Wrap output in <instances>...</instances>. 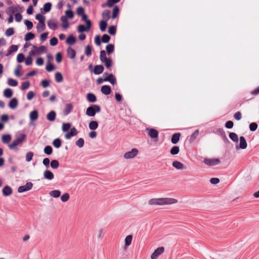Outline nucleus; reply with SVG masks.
Returning <instances> with one entry per match:
<instances>
[{"label": "nucleus", "mask_w": 259, "mask_h": 259, "mask_svg": "<svg viewBox=\"0 0 259 259\" xmlns=\"http://www.w3.org/2000/svg\"><path fill=\"white\" fill-rule=\"evenodd\" d=\"M178 200L172 198H158L150 199L148 203L149 205H165L175 204Z\"/></svg>", "instance_id": "1"}, {"label": "nucleus", "mask_w": 259, "mask_h": 259, "mask_svg": "<svg viewBox=\"0 0 259 259\" xmlns=\"http://www.w3.org/2000/svg\"><path fill=\"white\" fill-rule=\"evenodd\" d=\"M26 140V135L21 134L17 137L16 139L13 141L12 144L9 145V147L11 149H14L17 146L22 144Z\"/></svg>", "instance_id": "2"}, {"label": "nucleus", "mask_w": 259, "mask_h": 259, "mask_svg": "<svg viewBox=\"0 0 259 259\" xmlns=\"http://www.w3.org/2000/svg\"><path fill=\"white\" fill-rule=\"evenodd\" d=\"M101 111V107L98 105H92L87 108L86 110V114L89 116H94L96 113Z\"/></svg>", "instance_id": "3"}, {"label": "nucleus", "mask_w": 259, "mask_h": 259, "mask_svg": "<svg viewBox=\"0 0 259 259\" xmlns=\"http://www.w3.org/2000/svg\"><path fill=\"white\" fill-rule=\"evenodd\" d=\"M33 48H34V50H31L29 53V55L30 56L39 55L42 52L47 51V48L44 46H41L38 48L35 46H33Z\"/></svg>", "instance_id": "4"}, {"label": "nucleus", "mask_w": 259, "mask_h": 259, "mask_svg": "<svg viewBox=\"0 0 259 259\" xmlns=\"http://www.w3.org/2000/svg\"><path fill=\"white\" fill-rule=\"evenodd\" d=\"M47 24L50 29L55 30L58 28L59 22L56 19L52 18L48 21Z\"/></svg>", "instance_id": "5"}, {"label": "nucleus", "mask_w": 259, "mask_h": 259, "mask_svg": "<svg viewBox=\"0 0 259 259\" xmlns=\"http://www.w3.org/2000/svg\"><path fill=\"white\" fill-rule=\"evenodd\" d=\"M138 153V149L136 148H133L131 151L125 153L123 157L125 159H131L135 157Z\"/></svg>", "instance_id": "6"}, {"label": "nucleus", "mask_w": 259, "mask_h": 259, "mask_svg": "<svg viewBox=\"0 0 259 259\" xmlns=\"http://www.w3.org/2000/svg\"><path fill=\"white\" fill-rule=\"evenodd\" d=\"M204 162L208 166H214L219 164L221 163V161L218 158H205Z\"/></svg>", "instance_id": "7"}, {"label": "nucleus", "mask_w": 259, "mask_h": 259, "mask_svg": "<svg viewBox=\"0 0 259 259\" xmlns=\"http://www.w3.org/2000/svg\"><path fill=\"white\" fill-rule=\"evenodd\" d=\"M33 184L31 182H27L25 185L20 186L18 189L19 193H23L31 190L32 188Z\"/></svg>", "instance_id": "8"}, {"label": "nucleus", "mask_w": 259, "mask_h": 259, "mask_svg": "<svg viewBox=\"0 0 259 259\" xmlns=\"http://www.w3.org/2000/svg\"><path fill=\"white\" fill-rule=\"evenodd\" d=\"M92 23L91 21L87 22L86 27L83 25H79L78 26V31L79 33H82L84 31H89L91 27Z\"/></svg>", "instance_id": "9"}, {"label": "nucleus", "mask_w": 259, "mask_h": 259, "mask_svg": "<svg viewBox=\"0 0 259 259\" xmlns=\"http://www.w3.org/2000/svg\"><path fill=\"white\" fill-rule=\"evenodd\" d=\"M164 251V247H158L152 253L151 255V259H157L158 257L161 255Z\"/></svg>", "instance_id": "10"}, {"label": "nucleus", "mask_w": 259, "mask_h": 259, "mask_svg": "<svg viewBox=\"0 0 259 259\" xmlns=\"http://www.w3.org/2000/svg\"><path fill=\"white\" fill-rule=\"evenodd\" d=\"M77 131L75 127L70 129V132L65 135V138L66 139H70L72 137L75 136L77 134Z\"/></svg>", "instance_id": "11"}, {"label": "nucleus", "mask_w": 259, "mask_h": 259, "mask_svg": "<svg viewBox=\"0 0 259 259\" xmlns=\"http://www.w3.org/2000/svg\"><path fill=\"white\" fill-rule=\"evenodd\" d=\"M247 143L244 137L242 136L240 137V143L239 146H236V148L238 149L239 148H241L242 149H244L247 147Z\"/></svg>", "instance_id": "12"}, {"label": "nucleus", "mask_w": 259, "mask_h": 259, "mask_svg": "<svg viewBox=\"0 0 259 259\" xmlns=\"http://www.w3.org/2000/svg\"><path fill=\"white\" fill-rule=\"evenodd\" d=\"M2 193L5 196H10L12 193V189L10 186H6L3 189Z\"/></svg>", "instance_id": "13"}, {"label": "nucleus", "mask_w": 259, "mask_h": 259, "mask_svg": "<svg viewBox=\"0 0 259 259\" xmlns=\"http://www.w3.org/2000/svg\"><path fill=\"white\" fill-rule=\"evenodd\" d=\"M44 178L48 180H52L54 178V175L49 170H46L44 172Z\"/></svg>", "instance_id": "14"}, {"label": "nucleus", "mask_w": 259, "mask_h": 259, "mask_svg": "<svg viewBox=\"0 0 259 259\" xmlns=\"http://www.w3.org/2000/svg\"><path fill=\"white\" fill-rule=\"evenodd\" d=\"M104 81H109L112 84H115L116 82V78L112 74H110L104 79Z\"/></svg>", "instance_id": "15"}, {"label": "nucleus", "mask_w": 259, "mask_h": 259, "mask_svg": "<svg viewBox=\"0 0 259 259\" xmlns=\"http://www.w3.org/2000/svg\"><path fill=\"white\" fill-rule=\"evenodd\" d=\"M133 236L131 235H127L124 239V248L126 249L132 243Z\"/></svg>", "instance_id": "16"}, {"label": "nucleus", "mask_w": 259, "mask_h": 259, "mask_svg": "<svg viewBox=\"0 0 259 259\" xmlns=\"http://www.w3.org/2000/svg\"><path fill=\"white\" fill-rule=\"evenodd\" d=\"M148 136L152 139L157 138L158 136V132L154 128L149 130Z\"/></svg>", "instance_id": "17"}, {"label": "nucleus", "mask_w": 259, "mask_h": 259, "mask_svg": "<svg viewBox=\"0 0 259 259\" xmlns=\"http://www.w3.org/2000/svg\"><path fill=\"white\" fill-rule=\"evenodd\" d=\"M67 56L71 59L75 58L76 55V52L74 49L71 47H69L67 49Z\"/></svg>", "instance_id": "18"}, {"label": "nucleus", "mask_w": 259, "mask_h": 259, "mask_svg": "<svg viewBox=\"0 0 259 259\" xmlns=\"http://www.w3.org/2000/svg\"><path fill=\"white\" fill-rule=\"evenodd\" d=\"M101 91L103 94L108 95L111 93V88L109 85H104L101 87Z\"/></svg>", "instance_id": "19"}, {"label": "nucleus", "mask_w": 259, "mask_h": 259, "mask_svg": "<svg viewBox=\"0 0 259 259\" xmlns=\"http://www.w3.org/2000/svg\"><path fill=\"white\" fill-rule=\"evenodd\" d=\"M104 71V67L101 65H96L94 67V73L98 75L102 73Z\"/></svg>", "instance_id": "20"}, {"label": "nucleus", "mask_w": 259, "mask_h": 259, "mask_svg": "<svg viewBox=\"0 0 259 259\" xmlns=\"http://www.w3.org/2000/svg\"><path fill=\"white\" fill-rule=\"evenodd\" d=\"M56 116V112L54 111H51L47 115V119L48 120L52 122L55 120Z\"/></svg>", "instance_id": "21"}, {"label": "nucleus", "mask_w": 259, "mask_h": 259, "mask_svg": "<svg viewBox=\"0 0 259 259\" xmlns=\"http://www.w3.org/2000/svg\"><path fill=\"white\" fill-rule=\"evenodd\" d=\"M172 166L180 170L183 169L185 168L184 165L178 161H174L172 162Z\"/></svg>", "instance_id": "22"}, {"label": "nucleus", "mask_w": 259, "mask_h": 259, "mask_svg": "<svg viewBox=\"0 0 259 259\" xmlns=\"http://www.w3.org/2000/svg\"><path fill=\"white\" fill-rule=\"evenodd\" d=\"M60 20L62 21V26L63 28L66 29L69 27V24L68 23L66 17H65L64 16H62L60 18Z\"/></svg>", "instance_id": "23"}, {"label": "nucleus", "mask_w": 259, "mask_h": 259, "mask_svg": "<svg viewBox=\"0 0 259 259\" xmlns=\"http://www.w3.org/2000/svg\"><path fill=\"white\" fill-rule=\"evenodd\" d=\"M87 99L90 103H94L97 101L96 96L92 93H88L87 95Z\"/></svg>", "instance_id": "24"}, {"label": "nucleus", "mask_w": 259, "mask_h": 259, "mask_svg": "<svg viewBox=\"0 0 259 259\" xmlns=\"http://www.w3.org/2000/svg\"><path fill=\"white\" fill-rule=\"evenodd\" d=\"M18 106V101L16 98L12 99L9 103V106L11 109H15Z\"/></svg>", "instance_id": "25"}, {"label": "nucleus", "mask_w": 259, "mask_h": 259, "mask_svg": "<svg viewBox=\"0 0 259 259\" xmlns=\"http://www.w3.org/2000/svg\"><path fill=\"white\" fill-rule=\"evenodd\" d=\"M29 117L31 120L35 121L37 119L38 117V112L36 110H33L30 112Z\"/></svg>", "instance_id": "26"}, {"label": "nucleus", "mask_w": 259, "mask_h": 259, "mask_svg": "<svg viewBox=\"0 0 259 259\" xmlns=\"http://www.w3.org/2000/svg\"><path fill=\"white\" fill-rule=\"evenodd\" d=\"M180 136H181L180 133H178L174 134L172 135L171 140L172 143H173L174 144H177L180 140Z\"/></svg>", "instance_id": "27"}, {"label": "nucleus", "mask_w": 259, "mask_h": 259, "mask_svg": "<svg viewBox=\"0 0 259 259\" xmlns=\"http://www.w3.org/2000/svg\"><path fill=\"white\" fill-rule=\"evenodd\" d=\"M49 195L52 197L58 198L60 196L61 191L58 190H53L49 192Z\"/></svg>", "instance_id": "28"}, {"label": "nucleus", "mask_w": 259, "mask_h": 259, "mask_svg": "<svg viewBox=\"0 0 259 259\" xmlns=\"http://www.w3.org/2000/svg\"><path fill=\"white\" fill-rule=\"evenodd\" d=\"M76 41V38L72 35H70L68 37L66 40V42L69 45H73Z\"/></svg>", "instance_id": "29"}, {"label": "nucleus", "mask_w": 259, "mask_h": 259, "mask_svg": "<svg viewBox=\"0 0 259 259\" xmlns=\"http://www.w3.org/2000/svg\"><path fill=\"white\" fill-rule=\"evenodd\" d=\"M73 106L71 104L66 105L63 113L65 115H68L72 110Z\"/></svg>", "instance_id": "30"}, {"label": "nucleus", "mask_w": 259, "mask_h": 259, "mask_svg": "<svg viewBox=\"0 0 259 259\" xmlns=\"http://www.w3.org/2000/svg\"><path fill=\"white\" fill-rule=\"evenodd\" d=\"M89 128L91 130H95L98 127V123L96 121L92 120L89 124Z\"/></svg>", "instance_id": "31"}, {"label": "nucleus", "mask_w": 259, "mask_h": 259, "mask_svg": "<svg viewBox=\"0 0 259 259\" xmlns=\"http://www.w3.org/2000/svg\"><path fill=\"white\" fill-rule=\"evenodd\" d=\"M11 140V137L10 135H4L2 136V142L4 144L9 143Z\"/></svg>", "instance_id": "32"}, {"label": "nucleus", "mask_w": 259, "mask_h": 259, "mask_svg": "<svg viewBox=\"0 0 259 259\" xmlns=\"http://www.w3.org/2000/svg\"><path fill=\"white\" fill-rule=\"evenodd\" d=\"M13 95V92L11 89L7 88L4 91V96L7 98H10Z\"/></svg>", "instance_id": "33"}, {"label": "nucleus", "mask_w": 259, "mask_h": 259, "mask_svg": "<svg viewBox=\"0 0 259 259\" xmlns=\"http://www.w3.org/2000/svg\"><path fill=\"white\" fill-rule=\"evenodd\" d=\"M199 130H196L191 136L190 139H189V142L190 143L193 142L196 139V138L198 137L199 135Z\"/></svg>", "instance_id": "34"}, {"label": "nucleus", "mask_w": 259, "mask_h": 259, "mask_svg": "<svg viewBox=\"0 0 259 259\" xmlns=\"http://www.w3.org/2000/svg\"><path fill=\"white\" fill-rule=\"evenodd\" d=\"M46 28V25L45 22H38L36 26V29L38 31H42L44 30Z\"/></svg>", "instance_id": "35"}, {"label": "nucleus", "mask_w": 259, "mask_h": 259, "mask_svg": "<svg viewBox=\"0 0 259 259\" xmlns=\"http://www.w3.org/2000/svg\"><path fill=\"white\" fill-rule=\"evenodd\" d=\"M102 17L106 21H108L110 18V11L108 10L104 11L102 13Z\"/></svg>", "instance_id": "36"}, {"label": "nucleus", "mask_w": 259, "mask_h": 259, "mask_svg": "<svg viewBox=\"0 0 259 259\" xmlns=\"http://www.w3.org/2000/svg\"><path fill=\"white\" fill-rule=\"evenodd\" d=\"M61 140L59 138L55 139L53 141V145L56 148H59L61 146Z\"/></svg>", "instance_id": "37"}, {"label": "nucleus", "mask_w": 259, "mask_h": 259, "mask_svg": "<svg viewBox=\"0 0 259 259\" xmlns=\"http://www.w3.org/2000/svg\"><path fill=\"white\" fill-rule=\"evenodd\" d=\"M107 21L102 20L100 22V29L101 31L104 32L105 31L107 23Z\"/></svg>", "instance_id": "38"}, {"label": "nucleus", "mask_w": 259, "mask_h": 259, "mask_svg": "<svg viewBox=\"0 0 259 259\" xmlns=\"http://www.w3.org/2000/svg\"><path fill=\"white\" fill-rule=\"evenodd\" d=\"M52 8V4L50 2L46 3L44 5V11L45 13H48L50 11Z\"/></svg>", "instance_id": "39"}, {"label": "nucleus", "mask_w": 259, "mask_h": 259, "mask_svg": "<svg viewBox=\"0 0 259 259\" xmlns=\"http://www.w3.org/2000/svg\"><path fill=\"white\" fill-rule=\"evenodd\" d=\"M55 80L57 82H61L63 81V78L62 74L60 72H56L55 75Z\"/></svg>", "instance_id": "40"}, {"label": "nucleus", "mask_w": 259, "mask_h": 259, "mask_svg": "<svg viewBox=\"0 0 259 259\" xmlns=\"http://www.w3.org/2000/svg\"><path fill=\"white\" fill-rule=\"evenodd\" d=\"M35 35L32 32H28L25 34L24 39L25 41H29L33 39Z\"/></svg>", "instance_id": "41"}, {"label": "nucleus", "mask_w": 259, "mask_h": 259, "mask_svg": "<svg viewBox=\"0 0 259 259\" xmlns=\"http://www.w3.org/2000/svg\"><path fill=\"white\" fill-rule=\"evenodd\" d=\"M119 9L118 8V7L117 6L114 7L113 10L112 18V19L116 18L119 14Z\"/></svg>", "instance_id": "42"}, {"label": "nucleus", "mask_w": 259, "mask_h": 259, "mask_svg": "<svg viewBox=\"0 0 259 259\" xmlns=\"http://www.w3.org/2000/svg\"><path fill=\"white\" fill-rule=\"evenodd\" d=\"M70 198V195L68 193H64L61 196V200L63 202H67Z\"/></svg>", "instance_id": "43"}, {"label": "nucleus", "mask_w": 259, "mask_h": 259, "mask_svg": "<svg viewBox=\"0 0 259 259\" xmlns=\"http://www.w3.org/2000/svg\"><path fill=\"white\" fill-rule=\"evenodd\" d=\"M229 138L234 142H237L238 141V136L235 133H230Z\"/></svg>", "instance_id": "44"}, {"label": "nucleus", "mask_w": 259, "mask_h": 259, "mask_svg": "<svg viewBox=\"0 0 259 259\" xmlns=\"http://www.w3.org/2000/svg\"><path fill=\"white\" fill-rule=\"evenodd\" d=\"M179 147L177 146H175L171 149L170 152L172 155H176L179 153Z\"/></svg>", "instance_id": "45"}, {"label": "nucleus", "mask_w": 259, "mask_h": 259, "mask_svg": "<svg viewBox=\"0 0 259 259\" xmlns=\"http://www.w3.org/2000/svg\"><path fill=\"white\" fill-rule=\"evenodd\" d=\"M71 124L70 123H63L62 127L63 132H65L68 131L71 127Z\"/></svg>", "instance_id": "46"}, {"label": "nucleus", "mask_w": 259, "mask_h": 259, "mask_svg": "<svg viewBox=\"0 0 259 259\" xmlns=\"http://www.w3.org/2000/svg\"><path fill=\"white\" fill-rule=\"evenodd\" d=\"M44 152L47 155H51L53 152V149L51 146H47L44 148Z\"/></svg>", "instance_id": "47"}, {"label": "nucleus", "mask_w": 259, "mask_h": 259, "mask_svg": "<svg viewBox=\"0 0 259 259\" xmlns=\"http://www.w3.org/2000/svg\"><path fill=\"white\" fill-rule=\"evenodd\" d=\"M59 166V162L57 160H53L51 162V166L53 169H57Z\"/></svg>", "instance_id": "48"}, {"label": "nucleus", "mask_w": 259, "mask_h": 259, "mask_svg": "<svg viewBox=\"0 0 259 259\" xmlns=\"http://www.w3.org/2000/svg\"><path fill=\"white\" fill-rule=\"evenodd\" d=\"M114 48L113 45L108 44L106 47L107 53L110 54V53H112L114 51Z\"/></svg>", "instance_id": "49"}, {"label": "nucleus", "mask_w": 259, "mask_h": 259, "mask_svg": "<svg viewBox=\"0 0 259 259\" xmlns=\"http://www.w3.org/2000/svg\"><path fill=\"white\" fill-rule=\"evenodd\" d=\"M16 11H17V8L16 7H15V6H11V7L9 8V9L8 10V11H7V13L9 15H13V14L14 13H15Z\"/></svg>", "instance_id": "50"}, {"label": "nucleus", "mask_w": 259, "mask_h": 259, "mask_svg": "<svg viewBox=\"0 0 259 259\" xmlns=\"http://www.w3.org/2000/svg\"><path fill=\"white\" fill-rule=\"evenodd\" d=\"M8 83L9 85L12 87H16L18 85V82L13 78H9L8 80Z\"/></svg>", "instance_id": "51"}, {"label": "nucleus", "mask_w": 259, "mask_h": 259, "mask_svg": "<svg viewBox=\"0 0 259 259\" xmlns=\"http://www.w3.org/2000/svg\"><path fill=\"white\" fill-rule=\"evenodd\" d=\"M64 16L66 17L67 18L72 19L74 16V13L72 10H68L65 12V16Z\"/></svg>", "instance_id": "52"}, {"label": "nucleus", "mask_w": 259, "mask_h": 259, "mask_svg": "<svg viewBox=\"0 0 259 259\" xmlns=\"http://www.w3.org/2000/svg\"><path fill=\"white\" fill-rule=\"evenodd\" d=\"M14 33V28L11 27L9 28L8 29L6 30L5 32V35L7 36H10L12 35Z\"/></svg>", "instance_id": "53"}, {"label": "nucleus", "mask_w": 259, "mask_h": 259, "mask_svg": "<svg viewBox=\"0 0 259 259\" xmlns=\"http://www.w3.org/2000/svg\"><path fill=\"white\" fill-rule=\"evenodd\" d=\"M100 60L102 62H103L104 60H105L107 59H108L106 57V52H105V51H104V50L101 51V52H100Z\"/></svg>", "instance_id": "54"}, {"label": "nucleus", "mask_w": 259, "mask_h": 259, "mask_svg": "<svg viewBox=\"0 0 259 259\" xmlns=\"http://www.w3.org/2000/svg\"><path fill=\"white\" fill-rule=\"evenodd\" d=\"M33 153L32 152H28L26 154V160L27 162L30 161L33 158Z\"/></svg>", "instance_id": "55"}, {"label": "nucleus", "mask_w": 259, "mask_h": 259, "mask_svg": "<svg viewBox=\"0 0 259 259\" xmlns=\"http://www.w3.org/2000/svg\"><path fill=\"white\" fill-rule=\"evenodd\" d=\"M35 19L38 20V22L45 21V17L40 14H36L35 16Z\"/></svg>", "instance_id": "56"}, {"label": "nucleus", "mask_w": 259, "mask_h": 259, "mask_svg": "<svg viewBox=\"0 0 259 259\" xmlns=\"http://www.w3.org/2000/svg\"><path fill=\"white\" fill-rule=\"evenodd\" d=\"M76 145L79 148H81L84 145V140L82 138H79L76 141Z\"/></svg>", "instance_id": "57"}, {"label": "nucleus", "mask_w": 259, "mask_h": 259, "mask_svg": "<svg viewBox=\"0 0 259 259\" xmlns=\"http://www.w3.org/2000/svg\"><path fill=\"white\" fill-rule=\"evenodd\" d=\"M110 39V37L108 35L104 34L102 37V41L104 43H107L109 41Z\"/></svg>", "instance_id": "58"}, {"label": "nucleus", "mask_w": 259, "mask_h": 259, "mask_svg": "<svg viewBox=\"0 0 259 259\" xmlns=\"http://www.w3.org/2000/svg\"><path fill=\"white\" fill-rule=\"evenodd\" d=\"M24 24L27 26L28 30H30L33 27V23L28 20H25L24 21Z\"/></svg>", "instance_id": "59"}, {"label": "nucleus", "mask_w": 259, "mask_h": 259, "mask_svg": "<svg viewBox=\"0 0 259 259\" xmlns=\"http://www.w3.org/2000/svg\"><path fill=\"white\" fill-rule=\"evenodd\" d=\"M85 54L87 56H90L92 54V47L88 45L85 48Z\"/></svg>", "instance_id": "60"}, {"label": "nucleus", "mask_w": 259, "mask_h": 259, "mask_svg": "<svg viewBox=\"0 0 259 259\" xmlns=\"http://www.w3.org/2000/svg\"><path fill=\"white\" fill-rule=\"evenodd\" d=\"M103 62L104 63L105 66L108 68H110L112 65V60L110 58L107 59Z\"/></svg>", "instance_id": "61"}, {"label": "nucleus", "mask_w": 259, "mask_h": 259, "mask_svg": "<svg viewBox=\"0 0 259 259\" xmlns=\"http://www.w3.org/2000/svg\"><path fill=\"white\" fill-rule=\"evenodd\" d=\"M24 60H25V57L23 54L20 53L17 55V60L18 62L21 63V62H23L24 61Z\"/></svg>", "instance_id": "62"}, {"label": "nucleus", "mask_w": 259, "mask_h": 259, "mask_svg": "<svg viewBox=\"0 0 259 259\" xmlns=\"http://www.w3.org/2000/svg\"><path fill=\"white\" fill-rule=\"evenodd\" d=\"M30 82L29 81H25L22 83L21 84V89L22 90H25L28 89L30 87Z\"/></svg>", "instance_id": "63"}, {"label": "nucleus", "mask_w": 259, "mask_h": 259, "mask_svg": "<svg viewBox=\"0 0 259 259\" xmlns=\"http://www.w3.org/2000/svg\"><path fill=\"white\" fill-rule=\"evenodd\" d=\"M108 32L111 35H115L116 33V27L114 26H111L109 27Z\"/></svg>", "instance_id": "64"}]
</instances>
